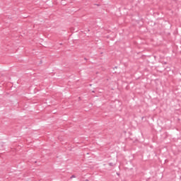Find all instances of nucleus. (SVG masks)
Returning <instances> with one entry per match:
<instances>
[{
  "label": "nucleus",
  "instance_id": "1",
  "mask_svg": "<svg viewBox=\"0 0 181 181\" xmlns=\"http://www.w3.org/2000/svg\"><path fill=\"white\" fill-rule=\"evenodd\" d=\"M109 166H115V164L113 163H109Z\"/></svg>",
  "mask_w": 181,
  "mask_h": 181
},
{
  "label": "nucleus",
  "instance_id": "2",
  "mask_svg": "<svg viewBox=\"0 0 181 181\" xmlns=\"http://www.w3.org/2000/svg\"><path fill=\"white\" fill-rule=\"evenodd\" d=\"M74 177H76V175H71V179H73V178H74Z\"/></svg>",
  "mask_w": 181,
  "mask_h": 181
},
{
  "label": "nucleus",
  "instance_id": "3",
  "mask_svg": "<svg viewBox=\"0 0 181 181\" xmlns=\"http://www.w3.org/2000/svg\"><path fill=\"white\" fill-rule=\"evenodd\" d=\"M85 60H87V58H84Z\"/></svg>",
  "mask_w": 181,
  "mask_h": 181
},
{
  "label": "nucleus",
  "instance_id": "4",
  "mask_svg": "<svg viewBox=\"0 0 181 181\" xmlns=\"http://www.w3.org/2000/svg\"><path fill=\"white\" fill-rule=\"evenodd\" d=\"M92 93H95V91L93 90V91H92Z\"/></svg>",
  "mask_w": 181,
  "mask_h": 181
},
{
  "label": "nucleus",
  "instance_id": "5",
  "mask_svg": "<svg viewBox=\"0 0 181 181\" xmlns=\"http://www.w3.org/2000/svg\"><path fill=\"white\" fill-rule=\"evenodd\" d=\"M86 181H88V180H86Z\"/></svg>",
  "mask_w": 181,
  "mask_h": 181
}]
</instances>
